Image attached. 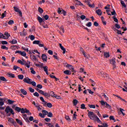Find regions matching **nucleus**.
<instances>
[{
  "instance_id": "49",
  "label": "nucleus",
  "mask_w": 127,
  "mask_h": 127,
  "mask_svg": "<svg viewBox=\"0 0 127 127\" xmlns=\"http://www.w3.org/2000/svg\"><path fill=\"white\" fill-rule=\"evenodd\" d=\"M113 18L114 19V20L115 22L118 23L119 21H118L117 18H116V17H115V16H114V17H113Z\"/></svg>"
},
{
  "instance_id": "24",
  "label": "nucleus",
  "mask_w": 127,
  "mask_h": 127,
  "mask_svg": "<svg viewBox=\"0 0 127 127\" xmlns=\"http://www.w3.org/2000/svg\"><path fill=\"white\" fill-rule=\"evenodd\" d=\"M120 3H121V5H122V6H123V7L125 8L127 7V5L124 0H121V1H120Z\"/></svg>"
},
{
  "instance_id": "25",
  "label": "nucleus",
  "mask_w": 127,
  "mask_h": 127,
  "mask_svg": "<svg viewBox=\"0 0 127 127\" xmlns=\"http://www.w3.org/2000/svg\"><path fill=\"white\" fill-rule=\"evenodd\" d=\"M30 70H31V73L33 75H35L36 74V71L34 70V68L33 67H30Z\"/></svg>"
},
{
  "instance_id": "16",
  "label": "nucleus",
  "mask_w": 127,
  "mask_h": 127,
  "mask_svg": "<svg viewBox=\"0 0 127 127\" xmlns=\"http://www.w3.org/2000/svg\"><path fill=\"white\" fill-rule=\"evenodd\" d=\"M7 75L8 77L11 78H15V75L14 74L11 73L10 72L7 73Z\"/></svg>"
},
{
  "instance_id": "3",
  "label": "nucleus",
  "mask_w": 127,
  "mask_h": 127,
  "mask_svg": "<svg viewBox=\"0 0 127 127\" xmlns=\"http://www.w3.org/2000/svg\"><path fill=\"white\" fill-rule=\"evenodd\" d=\"M100 103H101V105H102V106L106 105V108H109V109H112L111 106L110 104H108L107 102H105V101H103V100H101V102H100Z\"/></svg>"
},
{
  "instance_id": "37",
  "label": "nucleus",
  "mask_w": 127,
  "mask_h": 127,
  "mask_svg": "<svg viewBox=\"0 0 127 127\" xmlns=\"http://www.w3.org/2000/svg\"><path fill=\"white\" fill-rule=\"evenodd\" d=\"M40 43V41L38 40H35L33 42V44H36V45H39Z\"/></svg>"
},
{
  "instance_id": "8",
  "label": "nucleus",
  "mask_w": 127,
  "mask_h": 127,
  "mask_svg": "<svg viewBox=\"0 0 127 127\" xmlns=\"http://www.w3.org/2000/svg\"><path fill=\"white\" fill-rule=\"evenodd\" d=\"M41 57H42V60H43V61L44 62L47 63V58H48L47 56L45 54H42Z\"/></svg>"
},
{
  "instance_id": "38",
  "label": "nucleus",
  "mask_w": 127,
  "mask_h": 127,
  "mask_svg": "<svg viewBox=\"0 0 127 127\" xmlns=\"http://www.w3.org/2000/svg\"><path fill=\"white\" fill-rule=\"evenodd\" d=\"M47 106L49 108H51L52 107V104L50 102L47 103Z\"/></svg>"
},
{
  "instance_id": "43",
  "label": "nucleus",
  "mask_w": 127,
  "mask_h": 127,
  "mask_svg": "<svg viewBox=\"0 0 127 127\" xmlns=\"http://www.w3.org/2000/svg\"><path fill=\"white\" fill-rule=\"evenodd\" d=\"M60 30L63 31V32L64 33H65V30H64V26L63 25L61 26V27L60 28Z\"/></svg>"
},
{
  "instance_id": "40",
  "label": "nucleus",
  "mask_w": 127,
  "mask_h": 127,
  "mask_svg": "<svg viewBox=\"0 0 127 127\" xmlns=\"http://www.w3.org/2000/svg\"><path fill=\"white\" fill-rule=\"evenodd\" d=\"M39 116L41 118H45V116L44 114H42V113H41V112H40L39 113Z\"/></svg>"
},
{
  "instance_id": "30",
  "label": "nucleus",
  "mask_w": 127,
  "mask_h": 127,
  "mask_svg": "<svg viewBox=\"0 0 127 127\" xmlns=\"http://www.w3.org/2000/svg\"><path fill=\"white\" fill-rule=\"evenodd\" d=\"M104 57L106 58H108L109 57H110V54L109 52H105L104 53Z\"/></svg>"
},
{
  "instance_id": "51",
  "label": "nucleus",
  "mask_w": 127,
  "mask_h": 127,
  "mask_svg": "<svg viewBox=\"0 0 127 127\" xmlns=\"http://www.w3.org/2000/svg\"><path fill=\"white\" fill-rule=\"evenodd\" d=\"M1 48L2 49L6 50H8V47H6L5 46H4V45L2 46L1 47Z\"/></svg>"
},
{
  "instance_id": "27",
  "label": "nucleus",
  "mask_w": 127,
  "mask_h": 127,
  "mask_svg": "<svg viewBox=\"0 0 127 127\" xmlns=\"http://www.w3.org/2000/svg\"><path fill=\"white\" fill-rule=\"evenodd\" d=\"M0 80L3 81V82H6L7 80L4 76H0Z\"/></svg>"
},
{
  "instance_id": "7",
  "label": "nucleus",
  "mask_w": 127,
  "mask_h": 127,
  "mask_svg": "<svg viewBox=\"0 0 127 127\" xmlns=\"http://www.w3.org/2000/svg\"><path fill=\"white\" fill-rule=\"evenodd\" d=\"M32 81V79H30L28 77L25 78L23 80V81L28 84H30L31 81Z\"/></svg>"
},
{
  "instance_id": "53",
  "label": "nucleus",
  "mask_w": 127,
  "mask_h": 127,
  "mask_svg": "<svg viewBox=\"0 0 127 127\" xmlns=\"http://www.w3.org/2000/svg\"><path fill=\"white\" fill-rule=\"evenodd\" d=\"M14 21H13V20H10L8 22V24L10 25L14 24Z\"/></svg>"
},
{
  "instance_id": "36",
  "label": "nucleus",
  "mask_w": 127,
  "mask_h": 127,
  "mask_svg": "<svg viewBox=\"0 0 127 127\" xmlns=\"http://www.w3.org/2000/svg\"><path fill=\"white\" fill-rule=\"evenodd\" d=\"M47 115H48L47 116H48V117H50V118H52V117H53V113H52V112H49Z\"/></svg>"
},
{
  "instance_id": "50",
  "label": "nucleus",
  "mask_w": 127,
  "mask_h": 127,
  "mask_svg": "<svg viewBox=\"0 0 127 127\" xmlns=\"http://www.w3.org/2000/svg\"><path fill=\"white\" fill-rule=\"evenodd\" d=\"M37 87L39 89H41L43 88V86L41 84H39L37 85Z\"/></svg>"
},
{
  "instance_id": "6",
  "label": "nucleus",
  "mask_w": 127,
  "mask_h": 127,
  "mask_svg": "<svg viewBox=\"0 0 127 127\" xmlns=\"http://www.w3.org/2000/svg\"><path fill=\"white\" fill-rule=\"evenodd\" d=\"M101 74L102 75V77L105 78H107V79H109V74H108L106 72H104L103 71H102L101 72Z\"/></svg>"
},
{
  "instance_id": "9",
  "label": "nucleus",
  "mask_w": 127,
  "mask_h": 127,
  "mask_svg": "<svg viewBox=\"0 0 127 127\" xmlns=\"http://www.w3.org/2000/svg\"><path fill=\"white\" fill-rule=\"evenodd\" d=\"M10 36V35L8 34L7 32H5L4 35H3V39H7L9 38V37Z\"/></svg>"
},
{
  "instance_id": "64",
  "label": "nucleus",
  "mask_w": 127,
  "mask_h": 127,
  "mask_svg": "<svg viewBox=\"0 0 127 127\" xmlns=\"http://www.w3.org/2000/svg\"><path fill=\"white\" fill-rule=\"evenodd\" d=\"M1 44L2 45H7L8 44V42L5 41H1Z\"/></svg>"
},
{
  "instance_id": "41",
  "label": "nucleus",
  "mask_w": 127,
  "mask_h": 127,
  "mask_svg": "<svg viewBox=\"0 0 127 127\" xmlns=\"http://www.w3.org/2000/svg\"><path fill=\"white\" fill-rule=\"evenodd\" d=\"M50 94V96H51L52 97H55L56 95L55 94V92L54 91H51Z\"/></svg>"
},
{
  "instance_id": "28",
  "label": "nucleus",
  "mask_w": 127,
  "mask_h": 127,
  "mask_svg": "<svg viewBox=\"0 0 127 127\" xmlns=\"http://www.w3.org/2000/svg\"><path fill=\"white\" fill-rule=\"evenodd\" d=\"M42 112L45 116L48 114V111H47V110H43L42 111Z\"/></svg>"
},
{
  "instance_id": "32",
  "label": "nucleus",
  "mask_w": 127,
  "mask_h": 127,
  "mask_svg": "<svg viewBox=\"0 0 127 127\" xmlns=\"http://www.w3.org/2000/svg\"><path fill=\"white\" fill-rule=\"evenodd\" d=\"M115 60H116L115 58H113V59L111 60V63L113 65L116 64V61H115Z\"/></svg>"
},
{
  "instance_id": "14",
  "label": "nucleus",
  "mask_w": 127,
  "mask_h": 127,
  "mask_svg": "<svg viewBox=\"0 0 127 127\" xmlns=\"http://www.w3.org/2000/svg\"><path fill=\"white\" fill-rule=\"evenodd\" d=\"M59 45H60V47L61 49L63 51V54H65V53H66V49H65V48H64V47H63L62 46V44H60Z\"/></svg>"
},
{
  "instance_id": "21",
  "label": "nucleus",
  "mask_w": 127,
  "mask_h": 127,
  "mask_svg": "<svg viewBox=\"0 0 127 127\" xmlns=\"http://www.w3.org/2000/svg\"><path fill=\"white\" fill-rule=\"evenodd\" d=\"M22 49L25 51H27L29 54H31V51H29L28 48L26 47H22Z\"/></svg>"
},
{
  "instance_id": "60",
  "label": "nucleus",
  "mask_w": 127,
  "mask_h": 127,
  "mask_svg": "<svg viewBox=\"0 0 127 127\" xmlns=\"http://www.w3.org/2000/svg\"><path fill=\"white\" fill-rule=\"evenodd\" d=\"M5 16H6V14H5V13H2V15H1V17H0V18L3 19V18H4Z\"/></svg>"
},
{
  "instance_id": "48",
  "label": "nucleus",
  "mask_w": 127,
  "mask_h": 127,
  "mask_svg": "<svg viewBox=\"0 0 127 127\" xmlns=\"http://www.w3.org/2000/svg\"><path fill=\"white\" fill-rule=\"evenodd\" d=\"M33 95L35 96V97H39V94L37 92H35L33 93Z\"/></svg>"
},
{
  "instance_id": "4",
  "label": "nucleus",
  "mask_w": 127,
  "mask_h": 127,
  "mask_svg": "<svg viewBox=\"0 0 127 127\" xmlns=\"http://www.w3.org/2000/svg\"><path fill=\"white\" fill-rule=\"evenodd\" d=\"M64 64H67L65 65V67H66V68H68L69 69V70H71V71H72V72H73L74 73L76 72L75 71V70L74 69V66H73V65H72L71 64H67V63H65Z\"/></svg>"
},
{
  "instance_id": "18",
  "label": "nucleus",
  "mask_w": 127,
  "mask_h": 127,
  "mask_svg": "<svg viewBox=\"0 0 127 127\" xmlns=\"http://www.w3.org/2000/svg\"><path fill=\"white\" fill-rule=\"evenodd\" d=\"M96 13H97L99 16L102 15V11L101 9H98L96 10Z\"/></svg>"
},
{
  "instance_id": "54",
  "label": "nucleus",
  "mask_w": 127,
  "mask_h": 127,
  "mask_svg": "<svg viewBox=\"0 0 127 127\" xmlns=\"http://www.w3.org/2000/svg\"><path fill=\"white\" fill-rule=\"evenodd\" d=\"M92 25V23L91 22H88V23H87L86 24V26L88 27H90Z\"/></svg>"
},
{
  "instance_id": "23",
  "label": "nucleus",
  "mask_w": 127,
  "mask_h": 127,
  "mask_svg": "<svg viewBox=\"0 0 127 127\" xmlns=\"http://www.w3.org/2000/svg\"><path fill=\"white\" fill-rule=\"evenodd\" d=\"M64 9H63V8H61L60 7H59L58 12L60 14H63V11H64Z\"/></svg>"
},
{
  "instance_id": "22",
  "label": "nucleus",
  "mask_w": 127,
  "mask_h": 127,
  "mask_svg": "<svg viewBox=\"0 0 127 127\" xmlns=\"http://www.w3.org/2000/svg\"><path fill=\"white\" fill-rule=\"evenodd\" d=\"M14 110H15L16 111H17L18 113H19V112H20V111H21V108H20V107H18V106H16V107L15 108Z\"/></svg>"
},
{
  "instance_id": "15",
  "label": "nucleus",
  "mask_w": 127,
  "mask_h": 127,
  "mask_svg": "<svg viewBox=\"0 0 127 127\" xmlns=\"http://www.w3.org/2000/svg\"><path fill=\"white\" fill-rule=\"evenodd\" d=\"M18 63H19V64H21V65H24L26 64V61H24V60H23V61L19 60H18Z\"/></svg>"
},
{
  "instance_id": "61",
  "label": "nucleus",
  "mask_w": 127,
  "mask_h": 127,
  "mask_svg": "<svg viewBox=\"0 0 127 127\" xmlns=\"http://www.w3.org/2000/svg\"><path fill=\"white\" fill-rule=\"evenodd\" d=\"M111 15H116V12L115 11V9H113V11L111 12Z\"/></svg>"
},
{
  "instance_id": "31",
  "label": "nucleus",
  "mask_w": 127,
  "mask_h": 127,
  "mask_svg": "<svg viewBox=\"0 0 127 127\" xmlns=\"http://www.w3.org/2000/svg\"><path fill=\"white\" fill-rule=\"evenodd\" d=\"M38 11L40 13L42 14L44 12V10L41 7H38Z\"/></svg>"
},
{
  "instance_id": "44",
  "label": "nucleus",
  "mask_w": 127,
  "mask_h": 127,
  "mask_svg": "<svg viewBox=\"0 0 127 127\" xmlns=\"http://www.w3.org/2000/svg\"><path fill=\"white\" fill-rule=\"evenodd\" d=\"M78 103V100L77 99H73V104L74 106H76L77 104Z\"/></svg>"
},
{
  "instance_id": "39",
  "label": "nucleus",
  "mask_w": 127,
  "mask_h": 127,
  "mask_svg": "<svg viewBox=\"0 0 127 127\" xmlns=\"http://www.w3.org/2000/svg\"><path fill=\"white\" fill-rule=\"evenodd\" d=\"M10 43L12 44H15L17 43V40L13 39L12 41H10Z\"/></svg>"
},
{
  "instance_id": "13",
  "label": "nucleus",
  "mask_w": 127,
  "mask_h": 127,
  "mask_svg": "<svg viewBox=\"0 0 127 127\" xmlns=\"http://www.w3.org/2000/svg\"><path fill=\"white\" fill-rule=\"evenodd\" d=\"M40 100L43 103L44 105H46L47 102L45 100L44 98L42 96L40 97Z\"/></svg>"
},
{
  "instance_id": "56",
  "label": "nucleus",
  "mask_w": 127,
  "mask_h": 127,
  "mask_svg": "<svg viewBox=\"0 0 127 127\" xmlns=\"http://www.w3.org/2000/svg\"><path fill=\"white\" fill-rule=\"evenodd\" d=\"M110 120L111 121L113 120V121H114L115 122H116V120H115V118H114V116H110Z\"/></svg>"
},
{
  "instance_id": "5",
  "label": "nucleus",
  "mask_w": 127,
  "mask_h": 127,
  "mask_svg": "<svg viewBox=\"0 0 127 127\" xmlns=\"http://www.w3.org/2000/svg\"><path fill=\"white\" fill-rule=\"evenodd\" d=\"M14 11L16 12L19 13V16L22 17V12H21V11L19 9L18 7H17L16 6H14L13 7Z\"/></svg>"
},
{
  "instance_id": "29",
  "label": "nucleus",
  "mask_w": 127,
  "mask_h": 127,
  "mask_svg": "<svg viewBox=\"0 0 127 127\" xmlns=\"http://www.w3.org/2000/svg\"><path fill=\"white\" fill-rule=\"evenodd\" d=\"M16 121L18 123V124L22 126L23 125V123L21 120H19V119H18L17 118L16 119Z\"/></svg>"
},
{
  "instance_id": "58",
  "label": "nucleus",
  "mask_w": 127,
  "mask_h": 127,
  "mask_svg": "<svg viewBox=\"0 0 127 127\" xmlns=\"http://www.w3.org/2000/svg\"><path fill=\"white\" fill-rule=\"evenodd\" d=\"M21 113L22 114H25V109L24 108H21Z\"/></svg>"
},
{
  "instance_id": "35",
  "label": "nucleus",
  "mask_w": 127,
  "mask_h": 127,
  "mask_svg": "<svg viewBox=\"0 0 127 127\" xmlns=\"http://www.w3.org/2000/svg\"><path fill=\"white\" fill-rule=\"evenodd\" d=\"M18 78L20 80H23L24 78V76L22 74H20L18 75Z\"/></svg>"
},
{
  "instance_id": "19",
  "label": "nucleus",
  "mask_w": 127,
  "mask_h": 127,
  "mask_svg": "<svg viewBox=\"0 0 127 127\" xmlns=\"http://www.w3.org/2000/svg\"><path fill=\"white\" fill-rule=\"evenodd\" d=\"M20 91H21V93H22L24 95H26L27 94V92L24 89H21Z\"/></svg>"
},
{
  "instance_id": "52",
  "label": "nucleus",
  "mask_w": 127,
  "mask_h": 127,
  "mask_svg": "<svg viewBox=\"0 0 127 127\" xmlns=\"http://www.w3.org/2000/svg\"><path fill=\"white\" fill-rule=\"evenodd\" d=\"M88 6H89V7H91V8H94L95 7V4L94 3L91 4L88 3Z\"/></svg>"
},
{
  "instance_id": "59",
  "label": "nucleus",
  "mask_w": 127,
  "mask_h": 127,
  "mask_svg": "<svg viewBox=\"0 0 127 127\" xmlns=\"http://www.w3.org/2000/svg\"><path fill=\"white\" fill-rule=\"evenodd\" d=\"M80 108H81V109H85V104H82L81 105Z\"/></svg>"
},
{
  "instance_id": "57",
  "label": "nucleus",
  "mask_w": 127,
  "mask_h": 127,
  "mask_svg": "<svg viewBox=\"0 0 127 127\" xmlns=\"http://www.w3.org/2000/svg\"><path fill=\"white\" fill-rule=\"evenodd\" d=\"M30 40H31V41H33V40H35V36H33V35H31V36H30Z\"/></svg>"
},
{
  "instance_id": "47",
  "label": "nucleus",
  "mask_w": 127,
  "mask_h": 127,
  "mask_svg": "<svg viewBox=\"0 0 127 127\" xmlns=\"http://www.w3.org/2000/svg\"><path fill=\"white\" fill-rule=\"evenodd\" d=\"M88 106H89V108H92V109H95V108H96L95 105H90V104H89V105H88Z\"/></svg>"
},
{
  "instance_id": "20",
  "label": "nucleus",
  "mask_w": 127,
  "mask_h": 127,
  "mask_svg": "<svg viewBox=\"0 0 127 127\" xmlns=\"http://www.w3.org/2000/svg\"><path fill=\"white\" fill-rule=\"evenodd\" d=\"M37 20L39 23H41L43 22V19L41 18V17H40V16L37 17Z\"/></svg>"
},
{
  "instance_id": "46",
  "label": "nucleus",
  "mask_w": 127,
  "mask_h": 127,
  "mask_svg": "<svg viewBox=\"0 0 127 127\" xmlns=\"http://www.w3.org/2000/svg\"><path fill=\"white\" fill-rule=\"evenodd\" d=\"M123 111H125V110L124 109L120 108V112H121V113H122V115H123V116H125V113H124L123 112Z\"/></svg>"
},
{
  "instance_id": "33",
  "label": "nucleus",
  "mask_w": 127,
  "mask_h": 127,
  "mask_svg": "<svg viewBox=\"0 0 127 127\" xmlns=\"http://www.w3.org/2000/svg\"><path fill=\"white\" fill-rule=\"evenodd\" d=\"M30 84H31L33 86L36 87V83L35 81H32V80L30 81Z\"/></svg>"
},
{
  "instance_id": "55",
  "label": "nucleus",
  "mask_w": 127,
  "mask_h": 127,
  "mask_svg": "<svg viewBox=\"0 0 127 127\" xmlns=\"http://www.w3.org/2000/svg\"><path fill=\"white\" fill-rule=\"evenodd\" d=\"M21 56H22L23 57H26V53L25 52H22L21 53Z\"/></svg>"
},
{
  "instance_id": "62",
  "label": "nucleus",
  "mask_w": 127,
  "mask_h": 127,
  "mask_svg": "<svg viewBox=\"0 0 127 127\" xmlns=\"http://www.w3.org/2000/svg\"><path fill=\"white\" fill-rule=\"evenodd\" d=\"M80 18H81L82 20H83L84 19H85L86 18V17H85V16H84V15H81L80 16Z\"/></svg>"
},
{
  "instance_id": "17",
  "label": "nucleus",
  "mask_w": 127,
  "mask_h": 127,
  "mask_svg": "<svg viewBox=\"0 0 127 127\" xmlns=\"http://www.w3.org/2000/svg\"><path fill=\"white\" fill-rule=\"evenodd\" d=\"M64 74L65 75H70L71 74V72L70 70H65L64 71Z\"/></svg>"
},
{
  "instance_id": "34",
  "label": "nucleus",
  "mask_w": 127,
  "mask_h": 127,
  "mask_svg": "<svg viewBox=\"0 0 127 127\" xmlns=\"http://www.w3.org/2000/svg\"><path fill=\"white\" fill-rule=\"evenodd\" d=\"M43 96H44L45 97H50V94L44 92L43 94Z\"/></svg>"
},
{
  "instance_id": "11",
  "label": "nucleus",
  "mask_w": 127,
  "mask_h": 127,
  "mask_svg": "<svg viewBox=\"0 0 127 127\" xmlns=\"http://www.w3.org/2000/svg\"><path fill=\"white\" fill-rule=\"evenodd\" d=\"M23 119H24V120H25V121H26V122H27L28 123H30V121H29L26 114L23 115Z\"/></svg>"
},
{
  "instance_id": "1",
  "label": "nucleus",
  "mask_w": 127,
  "mask_h": 127,
  "mask_svg": "<svg viewBox=\"0 0 127 127\" xmlns=\"http://www.w3.org/2000/svg\"><path fill=\"white\" fill-rule=\"evenodd\" d=\"M88 117L91 120L95 122H97L98 123L102 124V121L100 120L99 118H98L97 115H95L93 112L89 111L88 112Z\"/></svg>"
},
{
  "instance_id": "45",
  "label": "nucleus",
  "mask_w": 127,
  "mask_h": 127,
  "mask_svg": "<svg viewBox=\"0 0 127 127\" xmlns=\"http://www.w3.org/2000/svg\"><path fill=\"white\" fill-rule=\"evenodd\" d=\"M29 90L31 93H34L35 92L34 89L32 88V87H29Z\"/></svg>"
},
{
  "instance_id": "10",
  "label": "nucleus",
  "mask_w": 127,
  "mask_h": 127,
  "mask_svg": "<svg viewBox=\"0 0 127 127\" xmlns=\"http://www.w3.org/2000/svg\"><path fill=\"white\" fill-rule=\"evenodd\" d=\"M30 57L31 60L34 62H36L37 61H38L36 57L33 54L30 55Z\"/></svg>"
},
{
  "instance_id": "12",
  "label": "nucleus",
  "mask_w": 127,
  "mask_h": 127,
  "mask_svg": "<svg viewBox=\"0 0 127 127\" xmlns=\"http://www.w3.org/2000/svg\"><path fill=\"white\" fill-rule=\"evenodd\" d=\"M43 70H44V72H45L46 74L47 75H49V73H48V67L47 66H43Z\"/></svg>"
},
{
  "instance_id": "42",
  "label": "nucleus",
  "mask_w": 127,
  "mask_h": 127,
  "mask_svg": "<svg viewBox=\"0 0 127 127\" xmlns=\"http://www.w3.org/2000/svg\"><path fill=\"white\" fill-rule=\"evenodd\" d=\"M14 102V101L11 100H10V99H8V104H9L10 105H12Z\"/></svg>"
},
{
  "instance_id": "63",
  "label": "nucleus",
  "mask_w": 127,
  "mask_h": 127,
  "mask_svg": "<svg viewBox=\"0 0 127 127\" xmlns=\"http://www.w3.org/2000/svg\"><path fill=\"white\" fill-rule=\"evenodd\" d=\"M48 54H49L50 55H53V51L52 50H49L48 51Z\"/></svg>"
},
{
  "instance_id": "26",
  "label": "nucleus",
  "mask_w": 127,
  "mask_h": 127,
  "mask_svg": "<svg viewBox=\"0 0 127 127\" xmlns=\"http://www.w3.org/2000/svg\"><path fill=\"white\" fill-rule=\"evenodd\" d=\"M76 5L80 6H84L83 4L78 0H76Z\"/></svg>"
},
{
  "instance_id": "2",
  "label": "nucleus",
  "mask_w": 127,
  "mask_h": 127,
  "mask_svg": "<svg viewBox=\"0 0 127 127\" xmlns=\"http://www.w3.org/2000/svg\"><path fill=\"white\" fill-rule=\"evenodd\" d=\"M5 112L7 114L8 117H10L11 115H14L13 110L9 106H7L6 107L5 109Z\"/></svg>"
}]
</instances>
